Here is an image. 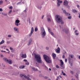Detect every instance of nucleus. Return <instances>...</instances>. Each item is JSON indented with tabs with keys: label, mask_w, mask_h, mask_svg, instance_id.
<instances>
[{
	"label": "nucleus",
	"mask_w": 80,
	"mask_h": 80,
	"mask_svg": "<svg viewBox=\"0 0 80 80\" xmlns=\"http://www.w3.org/2000/svg\"><path fill=\"white\" fill-rule=\"evenodd\" d=\"M56 18L55 20H56L57 23L61 22V24H63L64 22L62 21V18L59 15H56L55 16Z\"/></svg>",
	"instance_id": "f257e3e1"
},
{
	"label": "nucleus",
	"mask_w": 80,
	"mask_h": 80,
	"mask_svg": "<svg viewBox=\"0 0 80 80\" xmlns=\"http://www.w3.org/2000/svg\"><path fill=\"white\" fill-rule=\"evenodd\" d=\"M34 58L38 63H42V60L41 58L40 55L39 54H36L35 55Z\"/></svg>",
	"instance_id": "f03ea898"
},
{
	"label": "nucleus",
	"mask_w": 80,
	"mask_h": 80,
	"mask_svg": "<svg viewBox=\"0 0 80 80\" xmlns=\"http://www.w3.org/2000/svg\"><path fill=\"white\" fill-rule=\"evenodd\" d=\"M43 58L44 60H45L46 62L48 63H52V60L50 59L49 57L44 54L43 55Z\"/></svg>",
	"instance_id": "7ed1b4c3"
},
{
	"label": "nucleus",
	"mask_w": 80,
	"mask_h": 80,
	"mask_svg": "<svg viewBox=\"0 0 80 80\" xmlns=\"http://www.w3.org/2000/svg\"><path fill=\"white\" fill-rule=\"evenodd\" d=\"M41 32L43 37L46 35V32H45V29L43 27H42L41 28Z\"/></svg>",
	"instance_id": "20e7f679"
},
{
	"label": "nucleus",
	"mask_w": 80,
	"mask_h": 80,
	"mask_svg": "<svg viewBox=\"0 0 80 80\" xmlns=\"http://www.w3.org/2000/svg\"><path fill=\"white\" fill-rule=\"evenodd\" d=\"M51 18V16L50 14H49L47 15V19L48 22H51V20L50 19Z\"/></svg>",
	"instance_id": "39448f33"
},
{
	"label": "nucleus",
	"mask_w": 80,
	"mask_h": 80,
	"mask_svg": "<svg viewBox=\"0 0 80 80\" xmlns=\"http://www.w3.org/2000/svg\"><path fill=\"white\" fill-rule=\"evenodd\" d=\"M60 62H61L60 66L61 67H62L61 68L62 69H64L65 68V67L63 66V64H64L63 62V61H62V59L60 60Z\"/></svg>",
	"instance_id": "423d86ee"
},
{
	"label": "nucleus",
	"mask_w": 80,
	"mask_h": 80,
	"mask_svg": "<svg viewBox=\"0 0 80 80\" xmlns=\"http://www.w3.org/2000/svg\"><path fill=\"white\" fill-rule=\"evenodd\" d=\"M57 5L58 7H60V3H62V1H60V0H57Z\"/></svg>",
	"instance_id": "0eeeda50"
},
{
	"label": "nucleus",
	"mask_w": 80,
	"mask_h": 80,
	"mask_svg": "<svg viewBox=\"0 0 80 80\" xmlns=\"http://www.w3.org/2000/svg\"><path fill=\"white\" fill-rule=\"evenodd\" d=\"M20 23V20H16L15 22V25L16 26L18 27L19 25V23Z\"/></svg>",
	"instance_id": "6e6552de"
},
{
	"label": "nucleus",
	"mask_w": 80,
	"mask_h": 80,
	"mask_svg": "<svg viewBox=\"0 0 80 80\" xmlns=\"http://www.w3.org/2000/svg\"><path fill=\"white\" fill-rule=\"evenodd\" d=\"M62 31L66 33H68V32H69V29L68 28H66L65 29H63L62 30Z\"/></svg>",
	"instance_id": "1a4fd4ad"
},
{
	"label": "nucleus",
	"mask_w": 80,
	"mask_h": 80,
	"mask_svg": "<svg viewBox=\"0 0 80 80\" xmlns=\"http://www.w3.org/2000/svg\"><path fill=\"white\" fill-rule=\"evenodd\" d=\"M34 32V29H33V28L32 27L31 28V32L30 33L29 35V37H31L32 35V34H33V33Z\"/></svg>",
	"instance_id": "9d476101"
},
{
	"label": "nucleus",
	"mask_w": 80,
	"mask_h": 80,
	"mask_svg": "<svg viewBox=\"0 0 80 80\" xmlns=\"http://www.w3.org/2000/svg\"><path fill=\"white\" fill-rule=\"evenodd\" d=\"M20 76L21 77H24V78H27V80H31L30 79L29 77H28L27 76H24V75H23V74L20 75Z\"/></svg>",
	"instance_id": "9b49d317"
},
{
	"label": "nucleus",
	"mask_w": 80,
	"mask_h": 80,
	"mask_svg": "<svg viewBox=\"0 0 80 80\" xmlns=\"http://www.w3.org/2000/svg\"><path fill=\"white\" fill-rule=\"evenodd\" d=\"M32 38H31L29 40L28 42V45L29 46V45H30L31 44V43H32Z\"/></svg>",
	"instance_id": "f8f14e48"
},
{
	"label": "nucleus",
	"mask_w": 80,
	"mask_h": 80,
	"mask_svg": "<svg viewBox=\"0 0 80 80\" xmlns=\"http://www.w3.org/2000/svg\"><path fill=\"white\" fill-rule=\"evenodd\" d=\"M68 2L67 0H65L63 2V4L65 6H67V5H68Z\"/></svg>",
	"instance_id": "ddd939ff"
},
{
	"label": "nucleus",
	"mask_w": 80,
	"mask_h": 80,
	"mask_svg": "<svg viewBox=\"0 0 80 80\" xmlns=\"http://www.w3.org/2000/svg\"><path fill=\"white\" fill-rule=\"evenodd\" d=\"M14 30L15 32H17V33H19V31H18V28H14Z\"/></svg>",
	"instance_id": "4468645a"
},
{
	"label": "nucleus",
	"mask_w": 80,
	"mask_h": 80,
	"mask_svg": "<svg viewBox=\"0 0 80 80\" xmlns=\"http://www.w3.org/2000/svg\"><path fill=\"white\" fill-rule=\"evenodd\" d=\"M21 57L22 58H27V55L25 54H22Z\"/></svg>",
	"instance_id": "2eb2a0df"
},
{
	"label": "nucleus",
	"mask_w": 80,
	"mask_h": 80,
	"mask_svg": "<svg viewBox=\"0 0 80 80\" xmlns=\"http://www.w3.org/2000/svg\"><path fill=\"white\" fill-rule=\"evenodd\" d=\"M52 55L53 59H55V57H56V54L54 53H52Z\"/></svg>",
	"instance_id": "dca6fc26"
},
{
	"label": "nucleus",
	"mask_w": 80,
	"mask_h": 80,
	"mask_svg": "<svg viewBox=\"0 0 80 80\" xmlns=\"http://www.w3.org/2000/svg\"><path fill=\"white\" fill-rule=\"evenodd\" d=\"M60 49L59 47H58V48L56 49V52L57 53H60Z\"/></svg>",
	"instance_id": "f3484780"
},
{
	"label": "nucleus",
	"mask_w": 80,
	"mask_h": 80,
	"mask_svg": "<svg viewBox=\"0 0 80 80\" xmlns=\"http://www.w3.org/2000/svg\"><path fill=\"white\" fill-rule=\"evenodd\" d=\"M7 62L9 64H12V61L10 59L8 60Z\"/></svg>",
	"instance_id": "a211bd4d"
},
{
	"label": "nucleus",
	"mask_w": 80,
	"mask_h": 80,
	"mask_svg": "<svg viewBox=\"0 0 80 80\" xmlns=\"http://www.w3.org/2000/svg\"><path fill=\"white\" fill-rule=\"evenodd\" d=\"M19 68L20 69H23V68H25V66L23 65L20 66Z\"/></svg>",
	"instance_id": "6ab92c4d"
},
{
	"label": "nucleus",
	"mask_w": 80,
	"mask_h": 80,
	"mask_svg": "<svg viewBox=\"0 0 80 80\" xmlns=\"http://www.w3.org/2000/svg\"><path fill=\"white\" fill-rule=\"evenodd\" d=\"M32 70H33L34 71H38V69L37 68H35L33 67H32Z\"/></svg>",
	"instance_id": "aec40b11"
},
{
	"label": "nucleus",
	"mask_w": 80,
	"mask_h": 80,
	"mask_svg": "<svg viewBox=\"0 0 80 80\" xmlns=\"http://www.w3.org/2000/svg\"><path fill=\"white\" fill-rule=\"evenodd\" d=\"M63 13H65V14H66V15H67V16L68 15V13H67V12L65 10H63Z\"/></svg>",
	"instance_id": "412c9836"
},
{
	"label": "nucleus",
	"mask_w": 80,
	"mask_h": 80,
	"mask_svg": "<svg viewBox=\"0 0 80 80\" xmlns=\"http://www.w3.org/2000/svg\"><path fill=\"white\" fill-rule=\"evenodd\" d=\"M5 43V41L4 40H2L0 42V45H2L3 44V43Z\"/></svg>",
	"instance_id": "4be33fe9"
},
{
	"label": "nucleus",
	"mask_w": 80,
	"mask_h": 80,
	"mask_svg": "<svg viewBox=\"0 0 80 80\" xmlns=\"http://www.w3.org/2000/svg\"><path fill=\"white\" fill-rule=\"evenodd\" d=\"M3 60H5V61H6V62H8V59L7 58H3Z\"/></svg>",
	"instance_id": "5701e85b"
},
{
	"label": "nucleus",
	"mask_w": 80,
	"mask_h": 80,
	"mask_svg": "<svg viewBox=\"0 0 80 80\" xmlns=\"http://www.w3.org/2000/svg\"><path fill=\"white\" fill-rule=\"evenodd\" d=\"M62 73L63 75H64V76H65L66 75V74L63 72V70H62Z\"/></svg>",
	"instance_id": "b1692460"
},
{
	"label": "nucleus",
	"mask_w": 80,
	"mask_h": 80,
	"mask_svg": "<svg viewBox=\"0 0 80 80\" xmlns=\"http://www.w3.org/2000/svg\"><path fill=\"white\" fill-rule=\"evenodd\" d=\"M73 12L74 13H76V12H77V10H75V9L73 10Z\"/></svg>",
	"instance_id": "393cba45"
},
{
	"label": "nucleus",
	"mask_w": 80,
	"mask_h": 80,
	"mask_svg": "<svg viewBox=\"0 0 80 80\" xmlns=\"http://www.w3.org/2000/svg\"><path fill=\"white\" fill-rule=\"evenodd\" d=\"M48 30L49 32H51V29H50V28H48Z\"/></svg>",
	"instance_id": "a878e982"
},
{
	"label": "nucleus",
	"mask_w": 80,
	"mask_h": 80,
	"mask_svg": "<svg viewBox=\"0 0 80 80\" xmlns=\"http://www.w3.org/2000/svg\"><path fill=\"white\" fill-rule=\"evenodd\" d=\"M34 30L35 32H37V31H38V28H35Z\"/></svg>",
	"instance_id": "bb28decb"
},
{
	"label": "nucleus",
	"mask_w": 80,
	"mask_h": 80,
	"mask_svg": "<svg viewBox=\"0 0 80 80\" xmlns=\"http://www.w3.org/2000/svg\"><path fill=\"white\" fill-rule=\"evenodd\" d=\"M69 57H71L72 58H73V55H69Z\"/></svg>",
	"instance_id": "cd10ccee"
},
{
	"label": "nucleus",
	"mask_w": 80,
	"mask_h": 80,
	"mask_svg": "<svg viewBox=\"0 0 80 80\" xmlns=\"http://www.w3.org/2000/svg\"><path fill=\"white\" fill-rule=\"evenodd\" d=\"M38 8H42V6H36Z\"/></svg>",
	"instance_id": "c85d7f7f"
},
{
	"label": "nucleus",
	"mask_w": 80,
	"mask_h": 80,
	"mask_svg": "<svg viewBox=\"0 0 80 80\" xmlns=\"http://www.w3.org/2000/svg\"><path fill=\"white\" fill-rule=\"evenodd\" d=\"M50 34L51 35H53L54 34H53V32H50Z\"/></svg>",
	"instance_id": "c756f323"
},
{
	"label": "nucleus",
	"mask_w": 80,
	"mask_h": 80,
	"mask_svg": "<svg viewBox=\"0 0 80 80\" xmlns=\"http://www.w3.org/2000/svg\"><path fill=\"white\" fill-rule=\"evenodd\" d=\"M3 15H4V16H6L7 17V16H8L7 14V13H4L3 14Z\"/></svg>",
	"instance_id": "7c9ffc66"
},
{
	"label": "nucleus",
	"mask_w": 80,
	"mask_h": 80,
	"mask_svg": "<svg viewBox=\"0 0 80 80\" xmlns=\"http://www.w3.org/2000/svg\"><path fill=\"white\" fill-rule=\"evenodd\" d=\"M3 3V1H0V5H2Z\"/></svg>",
	"instance_id": "2f4dec72"
},
{
	"label": "nucleus",
	"mask_w": 80,
	"mask_h": 80,
	"mask_svg": "<svg viewBox=\"0 0 80 80\" xmlns=\"http://www.w3.org/2000/svg\"><path fill=\"white\" fill-rule=\"evenodd\" d=\"M26 65H29V62H26L25 63Z\"/></svg>",
	"instance_id": "473e14b6"
},
{
	"label": "nucleus",
	"mask_w": 80,
	"mask_h": 80,
	"mask_svg": "<svg viewBox=\"0 0 80 80\" xmlns=\"http://www.w3.org/2000/svg\"><path fill=\"white\" fill-rule=\"evenodd\" d=\"M24 62H27L28 61L26 59H24L23 60Z\"/></svg>",
	"instance_id": "72a5a7b5"
},
{
	"label": "nucleus",
	"mask_w": 80,
	"mask_h": 80,
	"mask_svg": "<svg viewBox=\"0 0 80 80\" xmlns=\"http://www.w3.org/2000/svg\"><path fill=\"white\" fill-rule=\"evenodd\" d=\"M26 10H27V8H26L25 10L23 11V12L24 13H26L27 12V11Z\"/></svg>",
	"instance_id": "f704fd0d"
},
{
	"label": "nucleus",
	"mask_w": 80,
	"mask_h": 80,
	"mask_svg": "<svg viewBox=\"0 0 80 80\" xmlns=\"http://www.w3.org/2000/svg\"><path fill=\"white\" fill-rule=\"evenodd\" d=\"M70 72L72 73V75H73V71H70Z\"/></svg>",
	"instance_id": "c9c22d12"
},
{
	"label": "nucleus",
	"mask_w": 80,
	"mask_h": 80,
	"mask_svg": "<svg viewBox=\"0 0 80 80\" xmlns=\"http://www.w3.org/2000/svg\"><path fill=\"white\" fill-rule=\"evenodd\" d=\"M46 50H49V48H48V47H46Z\"/></svg>",
	"instance_id": "e433bc0d"
},
{
	"label": "nucleus",
	"mask_w": 80,
	"mask_h": 80,
	"mask_svg": "<svg viewBox=\"0 0 80 80\" xmlns=\"http://www.w3.org/2000/svg\"><path fill=\"white\" fill-rule=\"evenodd\" d=\"M68 19H71V18H72V17L71 16H69L68 17Z\"/></svg>",
	"instance_id": "4c0bfd02"
},
{
	"label": "nucleus",
	"mask_w": 80,
	"mask_h": 80,
	"mask_svg": "<svg viewBox=\"0 0 80 80\" xmlns=\"http://www.w3.org/2000/svg\"><path fill=\"white\" fill-rule=\"evenodd\" d=\"M56 68H59V67L58 66V65H57L56 66Z\"/></svg>",
	"instance_id": "58836bf2"
},
{
	"label": "nucleus",
	"mask_w": 80,
	"mask_h": 80,
	"mask_svg": "<svg viewBox=\"0 0 80 80\" xmlns=\"http://www.w3.org/2000/svg\"><path fill=\"white\" fill-rule=\"evenodd\" d=\"M11 37H12V35H8V37L9 38Z\"/></svg>",
	"instance_id": "ea45409f"
},
{
	"label": "nucleus",
	"mask_w": 80,
	"mask_h": 80,
	"mask_svg": "<svg viewBox=\"0 0 80 80\" xmlns=\"http://www.w3.org/2000/svg\"><path fill=\"white\" fill-rule=\"evenodd\" d=\"M79 34V33H75V34L76 35H77V36H78Z\"/></svg>",
	"instance_id": "a19ab883"
},
{
	"label": "nucleus",
	"mask_w": 80,
	"mask_h": 80,
	"mask_svg": "<svg viewBox=\"0 0 80 80\" xmlns=\"http://www.w3.org/2000/svg\"><path fill=\"white\" fill-rule=\"evenodd\" d=\"M10 50H13V48H12L11 47H10Z\"/></svg>",
	"instance_id": "79ce46f5"
},
{
	"label": "nucleus",
	"mask_w": 80,
	"mask_h": 80,
	"mask_svg": "<svg viewBox=\"0 0 80 80\" xmlns=\"http://www.w3.org/2000/svg\"><path fill=\"white\" fill-rule=\"evenodd\" d=\"M12 10H10V11L9 12V14H10V13H12Z\"/></svg>",
	"instance_id": "37998d69"
},
{
	"label": "nucleus",
	"mask_w": 80,
	"mask_h": 80,
	"mask_svg": "<svg viewBox=\"0 0 80 80\" xmlns=\"http://www.w3.org/2000/svg\"><path fill=\"white\" fill-rule=\"evenodd\" d=\"M0 12H3V9L2 8H0Z\"/></svg>",
	"instance_id": "c03bdc74"
},
{
	"label": "nucleus",
	"mask_w": 80,
	"mask_h": 80,
	"mask_svg": "<svg viewBox=\"0 0 80 80\" xmlns=\"http://www.w3.org/2000/svg\"><path fill=\"white\" fill-rule=\"evenodd\" d=\"M60 77L61 78H62V77L60 75L58 77V78H59Z\"/></svg>",
	"instance_id": "a18cd8bd"
},
{
	"label": "nucleus",
	"mask_w": 80,
	"mask_h": 80,
	"mask_svg": "<svg viewBox=\"0 0 80 80\" xmlns=\"http://www.w3.org/2000/svg\"><path fill=\"white\" fill-rule=\"evenodd\" d=\"M77 8H79V5H77Z\"/></svg>",
	"instance_id": "49530a36"
},
{
	"label": "nucleus",
	"mask_w": 80,
	"mask_h": 80,
	"mask_svg": "<svg viewBox=\"0 0 80 80\" xmlns=\"http://www.w3.org/2000/svg\"><path fill=\"white\" fill-rule=\"evenodd\" d=\"M75 77L77 78H78V75L75 76Z\"/></svg>",
	"instance_id": "de8ad7c7"
},
{
	"label": "nucleus",
	"mask_w": 80,
	"mask_h": 80,
	"mask_svg": "<svg viewBox=\"0 0 80 80\" xmlns=\"http://www.w3.org/2000/svg\"><path fill=\"white\" fill-rule=\"evenodd\" d=\"M1 52H6V51H3V50H2L1 51Z\"/></svg>",
	"instance_id": "09e8293b"
},
{
	"label": "nucleus",
	"mask_w": 80,
	"mask_h": 80,
	"mask_svg": "<svg viewBox=\"0 0 80 80\" xmlns=\"http://www.w3.org/2000/svg\"><path fill=\"white\" fill-rule=\"evenodd\" d=\"M65 62H67V59H65Z\"/></svg>",
	"instance_id": "8fccbe9b"
},
{
	"label": "nucleus",
	"mask_w": 80,
	"mask_h": 80,
	"mask_svg": "<svg viewBox=\"0 0 80 80\" xmlns=\"http://www.w3.org/2000/svg\"><path fill=\"white\" fill-rule=\"evenodd\" d=\"M9 8H10V9H12L13 8H12V6H11V7H10Z\"/></svg>",
	"instance_id": "3c124183"
},
{
	"label": "nucleus",
	"mask_w": 80,
	"mask_h": 80,
	"mask_svg": "<svg viewBox=\"0 0 80 80\" xmlns=\"http://www.w3.org/2000/svg\"><path fill=\"white\" fill-rule=\"evenodd\" d=\"M78 32V31L77 30H76L74 32V33H77Z\"/></svg>",
	"instance_id": "603ef678"
},
{
	"label": "nucleus",
	"mask_w": 80,
	"mask_h": 80,
	"mask_svg": "<svg viewBox=\"0 0 80 80\" xmlns=\"http://www.w3.org/2000/svg\"><path fill=\"white\" fill-rule=\"evenodd\" d=\"M65 55H63L62 56V58H65Z\"/></svg>",
	"instance_id": "864d4df0"
},
{
	"label": "nucleus",
	"mask_w": 80,
	"mask_h": 80,
	"mask_svg": "<svg viewBox=\"0 0 80 80\" xmlns=\"http://www.w3.org/2000/svg\"><path fill=\"white\" fill-rule=\"evenodd\" d=\"M7 43H8V44H9V43H10V42L9 41H7Z\"/></svg>",
	"instance_id": "5fc2aeb1"
},
{
	"label": "nucleus",
	"mask_w": 80,
	"mask_h": 80,
	"mask_svg": "<svg viewBox=\"0 0 80 80\" xmlns=\"http://www.w3.org/2000/svg\"><path fill=\"white\" fill-rule=\"evenodd\" d=\"M6 47H7V46H4L2 48H6Z\"/></svg>",
	"instance_id": "6e6d98bb"
},
{
	"label": "nucleus",
	"mask_w": 80,
	"mask_h": 80,
	"mask_svg": "<svg viewBox=\"0 0 80 80\" xmlns=\"http://www.w3.org/2000/svg\"><path fill=\"white\" fill-rule=\"evenodd\" d=\"M44 17V15L42 16V19H43V18Z\"/></svg>",
	"instance_id": "4d7b16f0"
},
{
	"label": "nucleus",
	"mask_w": 80,
	"mask_h": 80,
	"mask_svg": "<svg viewBox=\"0 0 80 80\" xmlns=\"http://www.w3.org/2000/svg\"><path fill=\"white\" fill-rule=\"evenodd\" d=\"M1 57H2V58L3 57V55L2 54L1 55Z\"/></svg>",
	"instance_id": "13d9d810"
},
{
	"label": "nucleus",
	"mask_w": 80,
	"mask_h": 80,
	"mask_svg": "<svg viewBox=\"0 0 80 80\" xmlns=\"http://www.w3.org/2000/svg\"><path fill=\"white\" fill-rule=\"evenodd\" d=\"M44 67H46V68H47V69L48 70V68H47V66H46L44 65Z\"/></svg>",
	"instance_id": "bf43d9fd"
},
{
	"label": "nucleus",
	"mask_w": 80,
	"mask_h": 80,
	"mask_svg": "<svg viewBox=\"0 0 80 80\" xmlns=\"http://www.w3.org/2000/svg\"><path fill=\"white\" fill-rule=\"evenodd\" d=\"M6 50L7 51H8V52L9 51V50L8 49H6Z\"/></svg>",
	"instance_id": "052dcab7"
},
{
	"label": "nucleus",
	"mask_w": 80,
	"mask_h": 80,
	"mask_svg": "<svg viewBox=\"0 0 80 80\" xmlns=\"http://www.w3.org/2000/svg\"><path fill=\"white\" fill-rule=\"evenodd\" d=\"M58 79H59V78H56V80H58Z\"/></svg>",
	"instance_id": "680f3d73"
},
{
	"label": "nucleus",
	"mask_w": 80,
	"mask_h": 80,
	"mask_svg": "<svg viewBox=\"0 0 80 80\" xmlns=\"http://www.w3.org/2000/svg\"><path fill=\"white\" fill-rule=\"evenodd\" d=\"M71 66H73V64L72 63H71Z\"/></svg>",
	"instance_id": "e2e57ef3"
},
{
	"label": "nucleus",
	"mask_w": 80,
	"mask_h": 80,
	"mask_svg": "<svg viewBox=\"0 0 80 80\" xmlns=\"http://www.w3.org/2000/svg\"><path fill=\"white\" fill-rule=\"evenodd\" d=\"M49 70H50V71H51V70H52V69H51V68H49Z\"/></svg>",
	"instance_id": "0e129e2a"
},
{
	"label": "nucleus",
	"mask_w": 80,
	"mask_h": 80,
	"mask_svg": "<svg viewBox=\"0 0 80 80\" xmlns=\"http://www.w3.org/2000/svg\"><path fill=\"white\" fill-rule=\"evenodd\" d=\"M78 17H79V18H80V14H79Z\"/></svg>",
	"instance_id": "69168bd1"
},
{
	"label": "nucleus",
	"mask_w": 80,
	"mask_h": 80,
	"mask_svg": "<svg viewBox=\"0 0 80 80\" xmlns=\"http://www.w3.org/2000/svg\"><path fill=\"white\" fill-rule=\"evenodd\" d=\"M78 58H79V59H80V56H79L78 57Z\"/></svg>",
	"instance_id": "338daca9"
},
{
	"label": "nucleus",
	"mask_w": 80,
	"mask_h": 80,
	"mask_svg": "<svg viewBox=\"0 0 80 80\" xmlns=\"http://www.w3.org/2000/svg\"><path fill=\"white\" fill-rule=\"evenodd\" d=\"M72 80H75V79H72Z\"/></svg>",
	"instance_id": "774afa93"
}]
</instances>
